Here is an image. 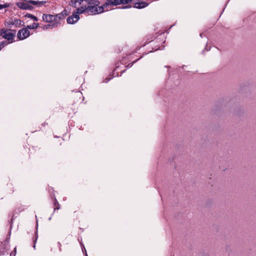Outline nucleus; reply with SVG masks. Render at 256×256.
Masks as SVG:
<instances>
[{
  "label": "nucleus",
  "instance_id": "obj_1",
  "mask_svg": "<svg viewBox=\"0 0 256 256\" xmlns=\"http://www.w3.org/2000/svg\"><path fill=\"white\" fill-rule=\"evenodd\" d=\"M90 1L91 0H71L70 4L76 8L78 14H82L86 12Z\"/></svg>",
  "mask_w": 256,
  "mask_h": 256
},
{
  "label": "nucleus",
  "instance_id": "obj_2",
  "mask_svg": "<svg viewBox=\"0 0 256 256\" xmlns=\"http://www.w3.org/2000/svg\"><path fill=\"white\" fill-rule=\"evenodd\" d=\"M100 2L97 0H91L86 12L90 14H96L104 12V6H99Z\"/></svg>",
  "mask_w": 256,
  "mask_h": 256
},
{
  "label": "nucleus",
  "instance_id": "obj_3",
  "mask_svg": "<svg viewBox=\"0 0 256 256\" xmlns=\"http://www.w3.org/2000/svg\"><path fill=\"white\" fill-rule=\"evenodd\" d=\"M43 2L28 0V1L19 2L16 3L17 6L22 10H32L34 8L33 6H42Z\"/></svg>",
  "mask_w": 256,
  "mask_h": 256
},
{
  "label": "nucleus",
  "instance_id": "obj_4",
  "mask_svg": "<svg viewBox=\"0 0 256 256\" xmlns=\"http://www.w3.org/2000/svg\"><path fill=\"white\" fill-rule=\"evenodd\" d=\"M16 30H12L11 29H6L2 28L0 29V36L3 38L7 40L8 43H12L14 40V37L16 34Z\"/></svg>",
  "mask_w": 256,
  "mask_h": 256
},
{
  "label": "nucleus",
  "instance_id": "obj_5",
  "mask_svg": "<svg viewBox=\"0 0 256 256\" xmlns=\"http://www.w3.org/2000/svg\"><path fill=\"white\" fill-rule=\"evenodd\" d=\"M22 22L20 19L9 18L5 21L4 25L8 29H10L13 26L16 28L20 27L22 26Z\"/></svg>",
  "mask_w": 256,
  "mask_h": 256
},
{
  "label": "nucleus",
  "instance_id": "obj_6",
  "mask_svg": "<svg viewBox=\"0 0 256 256\" xmlns=\"http://www.w3.org/2000/svg\"><path fill=\"white\" fill-rule=\"evenodd\" d=\"M30 35L29 30L26 28H22L18 30L17 36L20 40H23L28 38Z\"/></svg>",
  "mask_w": 256,
  "mask_h": 256
},
{
  "label": "nucleus",
  "instance_id": "obj_7",
  "mask_svg": "<svg viewBox=\"0 0 256 256\" xmlns=\"http://www.w3.org/2000/svg\"><path fill=\"white\" fill-rule=\"evenodd\" d=\"M79 14L77 11L73 13L72 15L67 18L66 21L68 24H74L80 19Z\"/></svg>",
  "mask_w": 256,
  "mask_h": 256
},
{
  "label": "nucleus",
  "instance_id": "obj_8",
  "mask_svg": "<svg viewBox=\"0 0 256 256\" xmlns=\"http://www.w3.org/2000/svg\"><path fill=\"white\" fill-rule=\"evenodd\" d=\"M120 0H107L103 4L104 11L108 10V7L110 6H116L120 5Z\"/></svg>",
  "mask_w": 256,
  "mask_h": 256
},
{
  "label": "nucleus",
  "instance_id": "obj_9",
  "mask_svg": "<svg viewBox=\"0 0 256 256\" xmlns=\"http://www.w3.org/2000/svg\"><path fill=\"white\" fill-rule=\"evenodd\" d=\"M58 15L54 16L51 14H44L42 16V19L46 22H51L52 20H57V18Z\"/></svg>",
  "mask_w": 256,
  "mask_h": 256
},
{
  "label": "nucleus",
  "instance_id": "obj_10",
  "mask_svg": "<svg viewBox=\"0 0 256 256\" xmlns=\"http://www.w3.org/2000/svg\"><path fill=\"white\" fill-rule=\"evenodd\" d=\"M148 6V4L145 2H139L134 4V8H142Z\"/></svg>",
  "mask_w": 256,
  "mask_h": 256
},
{
  "label": "nucleus",
  "instance_id": "obj_11",
  "mask_svg": "<svg viewBox=\"0 0 256 256\" xmlns=\"http://www.w3.org/2000/svg\"><path fill=\"white\" fill-rule=\"evenodd\" d=\"M39 24L38 23L34 22L30 25H28L26 27V29H35L38 26Z\"/></svg>",
  "mask_w": 256,
  "mask_h": 256
},
{
  "label": "nucleus",
  "instance_id": "obj_12",
  "mask_svg": "<svg viewBox=\"0 0 256 256\" xmlns=\"http://www.w3.org/2000/svg\"><path fill=\"white\" fill-rule=\"evenodd\" d=\"M8 42L7 41H3L0 43V50L2 48H4L5 46L8 44Z\"/></svg>",
  "mask_w": 256,
  "mask_h": 256
},
{
  "label": "nucleus",
  "instance_id": "obj_13",
  "mask_svg": "<svg viewBox=\"0 0 256 256\" xmlns=\"http://www.w3.org/2000/svg\"><path fill=\"white\" fill-rule=\"evenodd\" d=\"M132 0H120V4H125L131 2Z\"/></svg>",
  "mask_w": 256,
  "mask_h": 256
},
{
  "label": "nucleus",
  "instance_id": "obj_14",
  "mask_svg": "<svg viewBox=\"0 0 256 256\" xmlns=\"http://www.w3.org/2000/svg\"><path fill=\"white\" fill-rule=\"evenodd\" d=\"M54 206H56L54 210V212L56 210L60 209V205L56 198L54 200Z\"/></svg>",
  "mask_w": 256,
  "mask_h": 256
},
{
  "label": "nucleus",
  "instance_id": "obj_15",
  "mask_svg": "<svg viewBox=\"0 0 256 256\" xmlns=\"http://www.w3.org/2000/svg\"><path fill=\"white\" fill-rule=\"evenodd\" d=\"M68 14V12L66 10H64L60 14H58V16H62V17H64L65 16Z\"/></svg>",
  "mask_w": 256,
  "mask_h": 256
},
{
  "label": "nucleus",
  "instance_id": "obj_16",
  "mask_svg": "<svg viewBox=\"0 0 256 256\" xmlns=\"http://www.w3.org/2000/svg\"><path fill=\"white\" fill-rule=\"evenodd\" d=\"M28 17V18H31L32 19H33L35 21H38V18L35 16H33L31 14H28L27 15Z\"/></svg>",
  "mask_w": 256,
  "mask_h": 256
},
{
  "label": "nucleus",
  "instance_id": "obj_17",
  "mask_svg": "<svg viewBox=\"0 0 256 256\" xmlns=\"http://www.w3.org/2000/svg\"><path fill=\"white\" fill-rule=\"evenodd\" d=\"M81 246H82V252H84L85 254H86V256H88L87 254H86V250L84 246L82 244H81Z\"/></svg>",
  "mask_w": 256,
  "mask_h": 256
},
{
  "label": "nucleus",
  "instance_id": "obj_18",
  "mask_svg": "<svg viewBox=\"0 0 256 256\" xmlns=\"http://www.w3.org/2000/svg\"><path fill=\"white\" fill-rule=\"evenodd\" d=\"M8 6V5L6 4H0V10H2V8H7Z\"/></svg>",
  "mask_w": 256,
  "mask_h": 256
},
{
  "label": "nucleus",
  "instance_id": "obj_19",
  "mask_svg": "<svg viewBox=\"0 0 256 256\" xmlns=\"http://www.w3.org/2000/svg\"><path fill=\"white\" fill-rule=\"evenodd\" d=\"M37 238H38V235L36 236V238H34V248H35V247H36V243Z\"/></svg>",
  "mask_w": 256,
  "mask_h": 256
},
{
  "label": "nucleus",
  "instance_id": "obj_20",
  "mask_svg": "<svg viewBox=\"0 0 256 256\" xmlns=\"http://www.w3.org/2000/svg\"><path fill=\"white\" fill-rule=\"evenodd\" d=\"M16 248H14V252H12L10 254V256H15L16 254Z\"/></svg>",
  "mask_w": 256,
  "mask_h": 256
},
{
  "label": "nucleus",
  "instance_id": "obj_21",
  "mask_svg": "<svg viewBox=\"0 0 256 256\" xmlns=\"http://www.w3.org/2000/svg\"><path fill=\"white\" fill-rule=\"evenodd\" d=\"M136 62V61H134V62H132V64H129L128 65V67H130H130H131V66H132L133 64H134V63Z\"/></svg>",
  "mask_w": 256,
  "mask_h": 256
},
{
  "label": "nucleus",
  "instance_id": "obj_22",
  "mask_svg": "<svg viewBox=\"0 0 256 256\" xmlns=\"http://www.w3.org/2000/svg\"><path fill=\"white\" fill-rule=\"evenodd\" d=\"M64 17L62 16H58V18H57V20L58 19H61L62 18H63Z\"/></svg>",
  "mask_w": 256,
  "mask_h": 256
},
{
  "label": "nucleus",
  "instance_id": "obj_23",
  "mask_svg": "<svg viewBox=\"0 0 256 256\" xmlns=\"http://www.w3.org/2000/svg\"><path fill=\"white\" fill-rule=\"evenodd\" d=\"M130 8V6H122L121 8Z\"/></svg>",
  "mask_w": 256,
  "mask_h": 256
},
{
  "label": "nucleus",
  "instance_id": "obj_24",
  "mask_svg": "<svg viewBox=\"0 0 256 256\" xmlns=\"http://www.w3.org/2000/svg\"><path fill=\"white\" fill-rule=\"evenodd\" d=\"M50 26H51V25H50V24H48V25L47 26V28H48V27H50Z\"/></svg>",
  "mask_w": 256,
  "mask_h": 256
},
{
  "label": "nucleus",
  "instance_id": "obj_25",
  "mask_svg": "<svg viewBox=\"0 0 256 256\" xmlns=\"http://www.w3.org/2000/svg\"><path fill=\"white\" fill-rule=\"evenodd\" d=\"M110 79V78L108 80L106 81V82H107Z\"/></svg>",
  "mask_w": 256,
  "mask_h": 256
},
{
  "label": "nucleus",
  "instance_id": "obj_26",
  "mask_svg": "<svg viewBox=\"0 0 256 256\" xmlns=\"http://www.w3.org/2000/svg\"><path fill=\"white\" fill-rule=\"evenodd\" d=\"M200 36L202 37V34H200Z\"/></svg>",
  "mask_w": 256,
  "mask_h": 256
},
{
  "label": "nucleus",
  "instance_id": "obj_27",
  "mask_svg": "<svg viewBox=\"0 0 256 256\" xmlns=\"http://www.w3.org/2000/svg\"><path fill=\"white\" fill-rule=\"evenodd\" d=\"M51 220V217L49 218V220Z\"/></svg>",
  "mask_w": 256,
  "mask_h": 256
}]
</instances>
